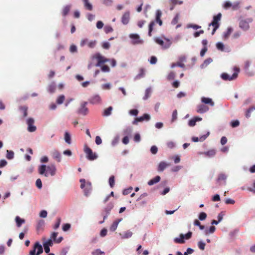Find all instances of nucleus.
I'll use <instances>...</instances> for the list:
<instances>
[{"label":"nucleus","mask_w":255,"mask_h":255,"mask_svg":"<svg viewBox=\"0 0 255 255\" xmlns=\"http://www.w3.org/2000/svg\"><path fill=\"white\" fill-rule=\"evenodd\" d=\"M38 171L40 174L44 175L45 177H47L49 173L50 175L54 176L56 173V168L54 164L47 166L45 164H42L38 167Z\"/></svg>","instance_id":"nucleus-1"},{"label":"nucleus","mask_w":255,"mask_h":255,"mask_svg":"<svg viewBox=\"0 0 255 255\" xmlns=\"http://www.w3.org/2000/svg\"><path fill=\"white\" fill-rule=\"evenodd\" d=\"M154 41L164 49L169 48L171 44L172 41L168 38L166 37H163L162 38L160 37H155L154 38Z\"/></svg>","instance_id":"nucleus-2"},{"label":"nucleus","mask_w":255,"mask_h":255,"mask_svg":"<svg viewBox=\"0 0 255 255\" xmlns=\"http://www.w3.org/2000/svg\"><path fill=\"white\" fill-rule=\"evenodd\" d=\"M234 73L231 76L226 73H223L221 75V78L225 81H232L235 80L238 76V74L240 72V69L238 67H235L234 68Z\"/></svg>","instance_id":"nucleus-3"},{"label":"nucleus","mask_w":255,"mask_h":255,"mask_svg":"<svg viewBox=\"0 0 255 255\" xmlns=\"http://www.w3.org/2000/svg\"><path fill=\"white\" fill-rule=\"evenodd\" d=\"M43 250L41 245L36 242L34 244L32 249L30 251L28 255H40L43 253Z\"/></svg>","instance_id":"nucleus-4"},{"label":"nucleus","mask_w":255,"mask_h":255,"mask_svg":"<svg viewBox=\"0 0 255 255\" xmlns=\"http://www.w3.org/2000/svg\"><path fill=\"white\" fill-rule=\"evenodd\" d=\"M81 183L80 187L82 189H84V194L86 196H88L92 190V185L90 182L86 183L84 179H81L80 180Z\"/></svg>","instance_id":"nucleus-5"},{"label":"nucleus","mask_w":255,"mask_h":255,"mask_svg":"<svg viewBox=\"0 0 255 255\" xmlns=\"http://www.w3.org/2000/svg\"><path fill=\"white\" fill-rule=\"evenodd\" d=\"M84 151L86 154V158L89 160H94L98 157L96 153H93L92 149L87 146H85Z\"/></svg>","instance_id":"nucleus-6"},{"label":"nucleus","mask_w":255,"mask_h":255,"mask_svg":"<svg viewBox=\"0 0 255 255\" xmlns=\"http://www.w3.org/2000/svg\"><path fill=\"white\" fill-rule=\"evenodd\" d=\"M97 43L96 40H90L88 38H84L81 40L80 45L81 47H84L87 45L90 48H94Z\"/></svg>","instance_id":"nucleus-7"},{"label":"nucleus","mask_w":255,"mask_h":255,"mask_svg":"<svg viewBox=\"0 0 255 255\" xmlns=\"http://www.w3.org/2000/svg\"><path fill=\"white\" fill-rule=\"evenodd\" d=\"M253 19L248 18L246 19H241L239 22V27L244 31H247L249 29V23L252 22Z\"/></svg>","instance_id":"nucleus-8"},{"label":"nucleus","mask_w":255,"mask_h":255,"mask_svg":"<svg viewBox=\"0 0 255 255\" xmlns=\"http://www.w3.org/2000/svg\"><path fill=\"white\" fill-rule=\"evenodd\" d=\"M192 232H189L187 234L183 235L180 234L179 237L175 238L174 241L176 243L183 244L185 243L184 239L188 240L191 238Z\"/></svg>","instance_id":"nucleus-9"},{"label":"nucleus","mask_w":255,"mask_h":255,"mask_svg":"<svg viewBox=\"0 0 255 255\" xmlns=\"http://www.w3.org/2000/svg\"><path fill=\"white\" fill-rule=\"evenodd\" d=\"M129 37L131 39V44L133 45L142 44L143 42V40L140 38L139 35L137 34H130Z\"/></svg>","instance_id":"nucleus-10"},{"label":"nucleus","mask_w":255,"mask_h":255,"mask_svg":"<svg viewBox=\"0 0 255 255\" xmlns=\"http://www.w3.org/2000/svg\"><path fill=\"white\" fill-rule=\"evenodd\" d=\"M87 104L88 103L87 102H83L81 104L80 107L77 111V113L78 114L82 115L83 116H86L88 114L89 110L86 107Z\"/></svg>","instance_id":"nucleus-11"},{"label":"nucleus","mask_w":255,"mask_h":255,"mask_svg":"<svg viewBox=\"0 0 255 255\" xmlns=\"http://www.w3.org/2000/svg\"><path fill=\"white\" fill-rule=\"evenodd\" d=\"M222 14L221 13H218L216 15L213 16V21L209 24V26H220V21L221 19Z\"/></svg>","instance_id":"nucleus-12"},{"label":"nucleus","mask_w":255,"mask_h":255,"mask_svg":"<svg viewBox=\"0 0 255 255\" xmlns=\"http://www.w3.org/2000/svg\"><path fill=\"white\" fill-rule=\"evenodd\" d=\"M96 58L97 59V63L96 64V67H100L102 64H104L106 62H109L110 61V59H108L104 56H102L100 53H98L96 54Z\"/></svg>","instance_id":"nucleus-13"},{"label":"nucleus","mask_w":255,"mask_h":255,"mask_svg":"<svg viewBox=\"0 0 255 255\" xmlns=\"http://www.w3.org/2000/svg\"><path fill=\"white\" fill-rule=\"evenodd\" d=\"M34 120L33 118H29L26 121V124L28 126L27 130L29 132H32L36 130V127L34 125Z\"/></svg>","instance_id":"nucleus-14"},{"label":"nucleus","mask_w":255,"mask_h":255,"mask_svg":"<svg viewBox=\"0 0 255 255\" xmlns=\"http://www.w3.org/2000/svg\"><path fill=\"white\" fill-rule=\"evenodd\" d=\"M227 178V176L225 173H220L217 179V182L219 184V186L225 185L226 184Z\"/></svg>","instance_id":"nucleus-15"},{"label":"nucleus","mask_w":255,"mask_h":255,"mask_svg":"<svg viewBox=\"0 0 255 255\" xmlns=\"http://www.w3.org/2000/svg\"><path fill=\"white\" fill-rule=\"evenodd\" d=\"M89 103L93 105H97L101 103V98L99 95H95L89 99Z\"/></svg>","instance_id":"nucleus-16"},{"label":"nucleus","mask_w":255,"mask_h":255,"mask_svg":"<svg viewBox=\"0 0 255 255\" xmlns=\"http://www.w3.org/2000/svg\"><path fill=\"white\" fill-rule=\"evenodd\" d=\"M150 119V116L147 114H143V115L142 116L136 118L132 122V124L133 125H136V124H137V123L138 122H141L144 120L148 121H149Z\"/></svg>","instance_id":"nucleus-17"},{"label":"nucleus","mask_w":255,"mask_h":255,"mask_svg":"<svg viewBox=\"0 0 255 255\" xmlns=\"http://www.w3.org/2000/svg\"><path fill=\"white\" fill-rule=\"evenodd\" d=\"M114 207V204L112 203H109L107 206L104 208L103 210V212L105 213V214L103 215V218L104 219H106L108 216L109 215L110 211L113 209Z\"/></svg>","instance_id":"nucleus-18"},{"label":"nucleus","mask_w":255,"mask_h":255,"mask_svg":"<svg viewBox=\"0 0 255 255\" xmlns=\"http://www.w3.org/2000/svg\"><path fill=\"white\" fill-rule=\"evenodd\" d=\"M53 242L51 239H48L47 241L44 242L43 243V246L44 247V249L45 252L47 254L49 253L50 252V247L52 246Z\"/></svg>","instance_id":"nucleus-19"},{"label":"nucleus","mask_w":255,"mask_h":255,"mask_svg":"<svg viewBox=\"0 0 255 255\" xmlns=\"http://www.w3.org/2000/svg\"><path fill=\"white\" fill-rule=\"evenodd\" d=\"M51 155L53 159L56 160L58 162H60L61 161V154L57 150H54L51 152Z\"/></svg>","instance_id":"nucleus-20"},{"label":"nucleus","mask_w":255,"mask_h":255,"mask_svg":"<svg viewBox=\"0 0 255 255\" xmlns=\"http://www.w3.org/2000/svg\"><path fill=\"white\" fill-rule=\"evenodd\" d=\"M209 110V108L204 105H199L197 106V112L200 114H203Z\"/></svg>","instance_id":"nucleus-21"},{"label":"nucleus","mask_w":255,"mask_h":255,"mask_svg":"<svg viewBox=\"0 0 255 255\" xmlns=\"http://www.w3.org/2000/svg\"><path fill=\"white\" fill-rule=\"evenodd\" d=\"M129 20V12L127 11L122 16V22L124 24L126 25L128 23Z\"/></svg>","instance_id":"nucleus-22"},{"label":"nucleus","mask_w":255,"mask_h":255,"mask_svg":"<svg viewBox=\"0 0 255 255\" xmlns=\"http://www.w3.org/2000/svg\"><path fill=\"white\" fill-rule=\"evenodd\" d=\"M201 102L205 104H208L211 107H213L215 105L212 99L210 98L203 97L201 98Z\"/></svg>","instance_id":"nucleus-23"},{"label":"nucleus","mask_w":255,"mask_h":255,"mask_svg":"<svg viewBox=\"0 0 255 255\" xmlns=\"http://www.w3.org/2000/svg\"><path fill=\"white\" fill-rule=\"evenodd\" d=\"M169 165V164L164 161H161L158 164L157 170L159 172H162Z\"/></svg>","instance_id":"nucleus-24"},{"label":"nucleus","mask_w":255,"mask_h":255,"mask_svg":"<svg viewBox=\"0 0 255 255\" xmlns=\"http://www.w3.org/2000/svg\"><path fill=\"white\" fill-rule=\"evenodd\" d=\"M132 233L129 230L124 232L123 234H120V236H121L122 239H126L129 238L132 236Z\"/></svg>","instance_id":"nucleus-25"},{"label":"nucleus","mask_w":255,"mask_h":255,"mask_svg":"<svg viewBox=\"0 0 255 255\" xmlns=\"http://www.w3.org/2000/svg\"><path fill=\"white\" fill-rule=\"evenodd\" d=\"M122 221V219H118L115 221L110 228V230L112 232H114L116 230L119 223Z\"/></svg>","instance_id":"nucleus-26"},{"label":"nucleus","mask_w":255,"mask_h":255,"mask_svg":"<svg viewBox=\"0 0 255 255\" xmlns=\"http://www.w3.org/2000/svg\"><path fill=\"white\" fill-rule=\"evenodd\" d=\"M160 177L159 176H156V177H155L154 178L150 180L147 184L149 186H152L158 182H159L160 180Z\"/></svg>","instance_id":"nucleus-27"},{"label":"nucleus","mask_w":255,"mask_h":255,"mask_svg":"<svg viewBox=\"0 0 255 255\" xmlns=\"http://www.w3.org/2000/svg\"><path fill=\"white\" fill-rule=\"evenodd\" d=\"M64 140L68 144H71L72 143L71 135L68 131H65L64 133Z\"/></svg>","instance_id":"nucleus-28"},{"label":"nucleus","mask_w":255,"mask_h":255,"mask_svg":"<svg viewBox=\"0 0 255 255\" xmlns=\"http://www.w3.org/2000/svg\"><path fill=\"white\" fill-rule=\"evenodd\" d=\"M206 156L209 157H213L216 154V150L215 149H211L203 153Z\"/></svg>","instance_id":"nucleus-29"},{"label":"nucleus","mask_w":255,"mask_h":255,"mask_svg":"<svg viewBox=\"0 0 255 255\" xmlns=\"http://www.w3.org/2000/svg\"><path fill=\"white\" fill-rule=\"evenodd\" d=\"M152 89L151 87L147 88L145 91V95L144 97H143V100H146L147 99L149 98V97L150 96V94L151 93Z\"/></svg>","instance_id":"nucleus-30"},{"label":"nucleus","mask_w":255,"mask_h":255,"mask_svg":"<svg viewBox=\"0 0 255 255\" xmlns=\"http://www.w3.org/2000/svg\"><path fill=\"white\" fill-rule=\"evenodd\" d=\"M56 84L55 82L51 83L48 87V91L50 93H53L55 92L56 89Z\"/></svg>","instance_id":"nucleus-31"},{"label":"nucleus","mask_w":255,"mask_h":255,"mask_svg":"<svg viewBox=\"0 0 255 255\" xmlns=\"http://www.w3.org/2000/svg\"><path fill=\"white\" fill-rule=\"evenodd\" d=\"M19 110L21 111V112L23 114V117L24 118L27 117V110L28 107L27 106H20L19 107Z\"/></svg>","instance_id":"nucleus-32"},{"label":"nucleus","mask_w":255,"mask_h":255,"mask_svg":"<svg viewBox=\"0 0 255 255\" xmlns=\"http://www.w3.org/2000/svg\"><path fill=\"white\" fill-rule=\"evenodd\" d=\"M15 222L16 224V226L18 227H21L22 224L25 223V220L24 219H21L19 216H16L15 217Z\"/></svg>","instance_id":"nucleus-33"},{"label":"nucleus","mask_w":255,"mask_h":255,"mask_svg":"<svg viewBox=\"0 0 255 255\" xmlns=\"http://www.w3.org/2000/svg\"><path fill=\"white\" fill-rule=\"evenodd\" d=\"M84 5L86 9L91 10L93 9V6L89 1V0H83Z\"/></svg>","instance_id":"nucleus-34"},{"label":"nucleus","mask_w":255,"mask_h":255,"mask_svg":"<svg viewBox=\"0 0 255 255\" xmlns=\"http://www.w3.org/2000/svg\"><path fill=\"white\" fill-rule=\"evenodd\" d=\"M216 230L215 227L212 226H211L209 229H206L204 231V234L205 235H208L210 234H213Z\"/></svg>","instance_id":"nucleus-35"},{"label":"nucleus","mask_w":255,"mask_h":255,"mask_svg":"<svg viewBox=\"0 0 255 255\" xmlns=\"http://www.w3.org/2000/svg\"><path fill=\"white\" fill-rule=\"evenodd\" d=\"M213 61V60L211 58H208L206 59L203 64H201V68H204L207 66L209 64H210Z\"/></svg>","instance_id":"nucleus-36"},{"label":"nucleus","mask_w":255,"mask_h":255,"mask_svg":"<svg viewBox=\"0 0 255 255\" xmlns=\"http://www.w3.org/2000/svg\"><path fill=\"white\" fill-rule=\"evenodd\" d=\"M232 31H233V28L231 27H228L227 31L226 32H225L223 34V38L224 39L228 38Z\"/></svg>","instance_id":"nucleus-37"},{"label":"nucleus","mask_w":255,"mask_h":255,"mask_svg":"<svg viewBox=\"0 0 255 255\" xmlns=\"http://www.w3.org/2000/svg\"><path fill=\"white\" fill-rule=\"evenodd\" d=\"M113 110L112 107L110 106L104 110L103 115L104 116L108 117L111 115L112 111Z\"/></svg>","instance_id":"nucleus-38"},{"label":"nucleus","mask_w":255,"mask_h":255,"mask_svg":"<svg viewBox=\"0 0 255 255\" xmlns=\"http://www.w3.org/2000/svg\"><path fill=\"white\" fill-rule=\"evenodd\" d=\"M70 7H71L70 5H67L63 8V9L62 11V15L64 16H66L68 14V13L69 12Z\"/></svg>","instance_id":"nucleus-39"},{"label":"nucleus","mask_w":255,"mask_h":255,"mask_svg":"<svg viewBox=\"0 0 255 255\" xmlns=\"http://www.w3.org/2000/svg\"><path fill=\"white\" fill-rule=\"evenodd\" d=\"M145 75V70L143 68H141L139 73L136 76L135 79H138L142 78Z\"/></svg>","instance_id":"nucleus-40"},{"label":"nucleus","mask_w":255,"mask_h":255,"mask_svg":"<svg viewBox=\"0 0 255 255\" xmlns=\"http://www.w3.org/2000/svg\"><path fill=\"white\" fill-rule=\"evenodd\" d=\"M240 1H236L232 4V9L234 10L238 9L240 7Z\"/></svg>","instance_id":"nucleus-41"},{"label":"nucleus","mask_w":255,"mask_h":255,"mask_svg":"<svg viewBox=\"0 0 255 255\" xmlns=\"http://www.w3.org/2000/svg\"><path fill=\"white\" fill-rule=\"evenodd\" d=\"M216 47L219 50L221 51H225V46L221 42H218L216 43Z\"/></svg>","instance_id":"nucleus-42"},{"label":"nucleus","mask_w":255,"mask_h":255,"mask_svg":"<svg viewBox=\"0 0 255 255\" xmlns=\"http://www.w3.org/2000/svg\"><path fill=\"white\" fill-rule=\"evenodd\" d=\"M155 21H152L150 23V24L149 25L148 35L149 36H151V32L153 30V26L155 25Z\"/></svg>","instance_id":"nucleus-43"},{"label":"nucleus","mask_w":255,"mask_h":255,"mask_svg":"<svg viewBox=\"0 0 255 255\" xmlns=\"http://www.w3.org/2000/svg\"><path fill=\"white\" fill-rule=\"evenodd\" d=\"M254 110H255V106H253L250 108H249L246 111V117L248 118L250 117L251 113L254 111Z\"/></svg>","instance_id":"nucleus-44"},{"label":"nucleus","mask_w":255,"mask_h":255,"mask_svg":"<svg viewBox=\"0 0 255 255\" xmlns=\"http://www.w3.org/2000/svg\"><path fill=\"white\" fill-rule=\"evenodd\" d=\"M194 225L198 226L201 230H203L205 229V227L204 226L202 225L200 223V222L198 220H195L194 221Z\"/></svg>","instance_id":"nucleus-45"},{"label":"nucleus","mask_w":255,"mask_h":255,"mask_svg":"<svg viewBox=\"0 0 255 255\" xmlns=\"http://www.w3.org/2000/svg\"><path fill=\"white\" fill-rule=\"evenodd\" d=\"M6 158L8 159H12L14 157V152L11 150H7L6 151Z\"/></svg>","instance_id":"nucleus-46"},{"label":"nucleus","mask_w":255,"mask_h":255,"mask_svg":"<svg viewBox=\"0 0 255 255\" xmlns=\"http://www.w3.org/2000/svg\"><path fill=\"white\" fill-rule=\"evenodd\" d=\"M64 100L65 96L63 95H61L58 97L56 103L57 104L61 105L63 103Z\"/></svg>","instance_id":"nucleus-47"},{"label":"nucleus","mask_w":255,"mask_h":255,"mask_svg":"<svg viewBox=\"0 0 255 255\" xmlns=\"http://www.w3.org/2000/svg\"><path fill=\"white\" fill-rule=\"evenodd\" d=\"M92 255H104L105 253L100 249H96L92 252Z\"/></svg>","instance_id":"nucleus-48"},{"label":"nucleus","mask_w":255,"mask_h":255,"mask_svg":"<svg viewBox=\"0 0 255 255\" xmlns=\"http://www.w3.org/2000/svg\"><path fill=\"white\" fill-rule=\"evenodd\" d=\"M109 185L111 188H113L115 185V177L113 175L110 176L109 179Z\"/></svg>","instance_id":"nucleus-49"},{"label":"nucleus","mask_w":255,"mask_h":255,"mask_svg":"<svg viewBox=\"0 0 255 255\" xmlns=\"http://www.w3.org/2000/svg\"><path fill=\"white\" fill-rule=\"evenodd\" d=\"M199 219L201 221L205 220L207 218V214L205 212H201L198 216Z\"/></svg>","instance_id":"nucleus-50"},{"label":"nucleus","mask_w":255,"mask_h":255,"mask_svg":"<svg viewBox=\"0 0 255 255\" xmlns=\"http://www.w3.org/2000/svg\"><path fill=\"white\" fill-rule=\"evenodd\" d=\"M205 246H206L205 243L202 241H200L198 242V248L201 250H202V251L204 250Z\"/></svg>","instance_id":"nucleus-51"},{"label":"nucleus","mask_w":255,"mask_h":255,"mask_svg":"<svg viewBox=\"0 0 255 255\" xmlns=\"http://www.w3.org/2000/svg\"><path fill=\"white\" fill-rule=\"evenodd\" d=\"M104 31L106 33H109L113 32V29L111 26L106 25L104 27Z\"/></svg>","instance_id":"nucleus-52"},{"label":"nucleus","mask_w":255,"mask_h":255,"mask_svg":"<svg viewBox=\"0 0 255 255\" xmlns=\"http://www.w3.org/2000/svg\"><path fill=\"white\" fill-rule=\"evenodd\" d=\"M177 119V112L176 110H174L172 115L171 122L173 123Z\"/></svg>","instance_id":"nucleus-53"},{"label":"nucleus","mask_w":255,"mask_h":255,"mask_svg":"<svg viewBox=\"0 0 255 255\" xmlns=\"http://www.w3.org/2000/svg\"><path fill=\"white\" fill-rule=\"evenodd\" d=\"M179 18V14L177 13L176 14V15L175 16V17H174V18L173 19V20H172L171 23L173 25L176 24L178 22Z\"/></svg>","instance_id":"nucleus-54"},{"label":"nucleus","mask_w":255,"mask_h":255,"mask_svg":"<svg viewBox=\"0 0 255 255\" xmlns=\"http://www.w3.org/2000/svg\"><path fill=\"white\" fill-rule=\"evenodd\" d=\"M60 223H61V219L60 218H57L56 223L53 227L54 229L55 230L58 229L60 226Z\"/></svg>","instance_id":"nucleus-55"},{"label":"nucleus","mask_w":255,"mask_h":255,"mask_svg":"<svg viewBox=\"0 0 255 255\" xmlns=\"http://www.w3.org/2000/svg\"><path fill=\"white\" fill-rule=\"evenodd\" d=\"M209 134L210 132L208 131L206 134L200 136L199 137L200 141H203L204 140H205L209 135Z\"/></svg>","instance_id":"nucleus-56"},{"label":"nucleus","mask_w":255,"mask_h":255,"mask_svg":"<svg viewBox=\"0 0 255 255\" xmlns=\"http://www.w3.org/2000/svg\"><path fill=\"white\" fill-rule=\"evenodd\" d=\"M101 87L103 89L109 90L111 88V84L110 83H106V84H104L102 85Z\"/></svg>","instance_id":"nucleus-57"},{"label":"nucleus","mask_w":255,"mask_h":255,"mask_svg":"<svg viewBox=\"0 0 255 255\" xmlns=\"http://www.w3.org/2000/svg\"><path fill=\"white\" fill-rule=\"evenodd\" d=\"M133 140L136 142H139L141 140L140 134L139 133H136L134 136Z\"/></svg>","instance_id":"nucleus-58"},{"label":"nucleus","mask_w":255,"mask_h":255,"mask_svg":"<svg viewBox=\"0 0 255 255\" xmlns=\"http://www.w3.org/2000/svg\"><path fill=\"white\" fill-rule=\"evenodd\" d=\"M157 151H158V148H157V147L156 146L153 145V146H152L151 147V148H150V152L152 154H155L156 153H157Z\"/></svg>","instance_id":"nucleus-59"},{"label":"nucleus","mask_w":255,"mask_h":255,"mask_svg":"<svg viewBox=\"0 0 255 255\" xmlns=\"http://www.w3.org/2000/svg\"><path fill=\"white\" fill-rule=\"evenodd\" d=\"M101 70L103 72H109L110 69L107 65H104L102 66Z\"/></svg>","instance_id":"nucleus-60"},{"label":"nucleus","mask_w":255,"mask_h":255,"mask_svg":"<svg viewBox=\"0 0 255 255\" xmlns=\"http://www.w3.org/2000/svg\"><path fill=\"white\" fill-rule=\"evenodd\" d=\"M196 120L194 118L190 119L188 122V126L190 127H194L196 125Z\"/></svg>","instance_id":"nucleus-61"},{"label":"nucleus","mask_w":255,"mask_h":255,"mask_svg":"<svg viewBox=\"0 0 255 255\" xmlns=\"http://www.w3.org/2000/svg\"><path fill=\"white\" fill-rule=\"evenodd\" d=\"M36 186L38 189H41L42 186V182L40 179H37L36 181Z\"/></svg>","instance_id":"nucleus-62"},{"label":"nucleus","mask_w":255,"mask_h":255,"mask_svg":"<svg viewBox=\"0 0 255 255\" xmlns=\"http://www.w3.org/2000/svg\"><path fill=\"white\" fill-rule=\"evenodd\" d=\"M232 3L229 1H226L224 2V7L226 9H228L232 7Z\"/></svg>","instance_id":"nucleus-63"},{"label":"nucleus","mask_w":255,"mask_h":255,"mask_svg":"<svg viewBox=\"0 0 255 255\" xmlns=\"http://www.w3.org/2000/svg\"><path fill=\"white\" fill-rule=\"evenodd\" d=\"M157 58L154 56H152L151 57L149 62L151 64H155L157 62Z\"/></svg>","instance_id":"nucleus-64"}]
</instances>
